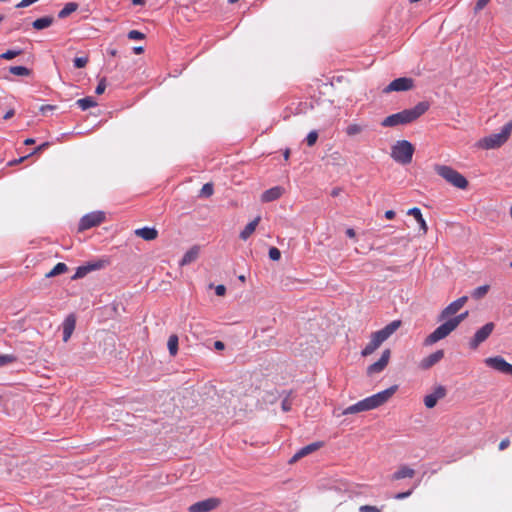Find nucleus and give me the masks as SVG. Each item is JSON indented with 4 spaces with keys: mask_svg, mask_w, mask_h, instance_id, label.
<instances>
[{
    "mask_svg": "<svg viewBox=\"0 0 512 512\" xmlns=\"http://www.w3.org/2000/svg\"><path fill=\"white\" fill-rule=\"evenodd\" d=\"M503 133L509 138L511 132H512V120L509 121L507 124H505L502 129Z\"/></svg>",
    "mask_w": 512,
    "mask_h": 512,
    "instance_id": "44",
    "label": "nucleus"
},
{
    "mask_svg": "<svg viewBox=\"0 0 512 512\" xmlns=\"http://www.w3.org/2000/svg\"><path fill=\"white\" fill-rule=\"evenodd\" d=\"M48 146H49V143H48V142H45V143L41 144L40 146H38V147L35 149V151L33 152V154H34V153H37V152L42 151L43 149H45V148H46V147H48Z\"/></svg>",
    "mask_w": 512,
    "mask_h": 512,
    "instance_id": "51",
    "label": "nucleus"
},
{
    "mask_svg": "<svg viewBox=\"0 0 512 512\" xmlns=\"http://www.w3.org/2000/svg\"><path fill=\"white\" fill-rule=\"evenodd\" d=\"M78 8V5L74 2L67 3L63 9L59 12L58 16L59 18H65L69 16L71 13L76 11Z\"/></svg>",
    "mask_w": 512,
    "mask_h": 512,
    "instance_id": "30",
    "label": "nucleus"
},
{
    "mask_svg": "<svg viewBox=\"0 0 512 512\" xmlns=\"http://www.w3.org/2000/svg\"><path fill=\"white\" fill-rule=\"evenodd\" d=\"M128 38L131 40H140L144 38V34L138 30H131L128 33Z\"/></svg>",
    "mask_w": 512,
    "mask_h": 512,
    "instance_id": "40",
    "label": "nucleus"
},
{
    "mask_svg": "<svg viewBox=\"0 0 512 512\" xmlns=\"http://www.w3.org/2000/svg\"><path fill=\"white\" fill-rule=\"evenodd\" d=\"M490 0H478L475 5V11L478 12L486 7Z\"/></svg>",
    "mask_w": 512,
    "mask_h": 512,
    "instance_id": "43",
    "label": "nucleus"
},
{
    "mask_svg": "<svg viewBox=\"0 0 512 512\" xmlns=\"http://www.w3.org/2000/svg\"><path fill=\"white\" fill-rule=\"evenodd\" d=\"M510 266L512 267V262L510 263Z\"/></svg>",
    "mask_w": 512,
    "mask_h": 512,
    "instance_id": "63",
    "label": "nucleus"
},
{
    "mask_svg": "<svg viewBox=\"0 0 512 512\" xmlns=\"http://www.w3.org/2000/svg\"><path fill=\"white\" fill-rule=\"evenodd\" d=\"M397 389L398 386L393 385L381 392H378L372 396L360 400L357 403L345 408L341 412V415L356 414L375 409L384 404L385 402H387L395 394Z\"/></svg>",
    "mask_w": 512,
    "mask_h": 512,
    "instance_id": "1",
    "label": "nucleus"
},
{
    "mask_svg": "<svg viewBox=\"0 0 512 512\" xmlns=\"http://www.w3.org/2000/svg\"><path fill=\"white\" fill-rule=\"evenodd\" d=\"M291 405H292L291 400L288 397H286L285 399H283V401L281 403L282 410L285 412L289 411L291 409Z\"/></svg>",
    "mask_w": 512,
    "mask_h": 512,
    "instance_id": "45",
    "label": "nucleus"
},
{
    "mask_svg": "<svg viewBox=\"0 0 512 512\" xmlns=\"http://www.w3.org/2000/svg\"><path fill=\"white\" fill-rule=\"evenodd\" d=\"M220 505V500L215 497L196 502L189 506V512H210Z\"/></svg>",
    "mask_w": 512,
    "mask_h": 512,
    "instance_id": "13",
    "label": "nucleus"
},
{
    "mask_svg": "<svg viewBox=\"0 0 512 512\" xmlns=\"http://www.w3.org/2000/svg\"><path fill=\"white\" fill-rule=\"evenodd\" d=\"M52 23H53V18L50 16H46V17L36 19L32 23V26L36 30H42V29H45V28H48L49 26H51Z\"/></svg>",
    "mask_w": 512,
    "mask_h": 512,
    "instance_id": "26",
    "label": "nucleus"
},
{
    "mask_svg": "<svg viewBox=\"0 0 512 512\" xmlns=\"http://www.w3.org/2000/svg\"><path fill=\"white\" fill-rule=\"evenodd\" d=\"M413 86H414V81L412 78L400 77V78H397V79L393 80L392 82H390V84L387 85L383 89V93L388 94L391 92L408 91V90L412 89Z\"/></svg>",
    "mask_w": 512,
    "mask_h": 512,
    "instance_id": "11",
    "label": "nucleus"
},
{
    "mask_svg": "<svg viewBox=\"0 0 512 512\" xmlns=\"http://www.w3.org/2000/svg\"><path fill=\"white\" fill-rule=\"evenodd\" d=\"M510 444V441L508 439H503L499 444V449L504 450L506 449Z\"/></svg>",
    "mask_w": 512,
    "mask_h": 512,
    "instance_id": "50",
    "label": "nucleus"
},
{
    "mask_svg": "<svg viewBox=\"0 0 512 512\" xmlns=\"http://www.w3.org/2000/svg\"><path fill=\"white\" fill-rule=\"evenodd\" d=\"M105 89H106V80L101 79L95 89V93L100 95V94L104 93Z\"/></svg>",
    "mask_w": 512,
    "mask_h": 512,
    "instance_id": "41",
    "label": "nucleus"
},
{
    "mask_svg": "<svg viewBox=\"0 0 512 512\" xmlns=\"http://www.w3.org/2000/svg\"><path fill=\"white\" fill-rule=\"evenodd\" d=\"M447 394V390L444 386L438 385L433 391L424 397V405L431 409L434 408L440 399H443Z\"/></svg>",
    "mask_w": 512,
    "mask_h": 512,
    "instance_id": "14",
    "label": "nucleus"
},
{
    "mask_svg": "<svg viewBox=\"0 0 512 512\" xmlns=\"http://www.w3.org/2000/svg\"><path fill=\"white\" fill-rule=\"evenodd\" d=\"M322 446L321 442H314L307 446L302 447L300 450H298L294 456L291 458L290 462H296L300 458L309 455L310 453L318 450Z\"/></svg>",
    "mask_w": 512,
    "mask_h": 512,
    "instance_id": "18",
    "label": "nucleus"
},
{
    "mask_svg": "<svg viewBox=\"0 0 512 512\" xmlns=\"http://www.w3.org/2000/svg\"><path fill=\"white\" fill-rule=\"evenodd\" d=\"M238 1H239V0H228V2H229L230 4H234V3L238 2Z\"/></svg>",
    "mask_w": 512,
    "mask_h": 512,
    "instance_id": "60",
    "label": "nucleus"
},
{
    "mask_svg": "<svg viewBox=\"0 0 512 512\" xmlns=\"http://www.w3.org/2000/svg\"><path fill=\"white\" fill-rule=\"evenodd\" d=\"M15 360L16 358L13 355H0V367L13 363Z\"/></svg>",
    "mask_w": 512,
    "mask_h": 512,
    "instance_id": "36",
    "label": "nucleus"
},
{
    "mask_svg": "<svg viewBox=\"0 0 512 512\" xmlns=\"http://www.w3.org/2000/svg\"><path fill=\"white\" fill-rule=\"evenodd\" d=\"M428 109V102H419L413 108L405 109L398 113L387 116L385 119H383L381 125L383 127H395L398 125L409 124L422 116Z\"/></svg>",
    "mask_w": 512,
    "mask_h": 512,
    "instance_id": "2",
    "label": "nucleus"
},
{
    "mask_svg": "<svg viewBox=\"0 0 512 512\" xmlns=\"http://www.w3.org/2000/svg\"><path fill=\"white\" fill-rule=\"evenodd\" d=\"M105 220V214L102 211H94L84 215L79 222V231H84L100 225Z\"/></svg>",
    "mask_w": 512,
    "mask_h": 512,
    "instance_id": "8",
    "label": "nucleus"
},
{
    "mask_svg": "<svg viewBox=\"0 0 512 512\" xmlns=\"http://www.w3.org/2000/svg\"><path fill=\"white\" fill-rule=\"evenodd\" d=\"M261 220L260 216H257L253 221L249 222L245 228L240 233V238L242 240H247L256 230L259 222Z\"/></svg>",
    "mask_w": 512,
    "mask_h": 512,
    "instance_id": "23",
    "label": "nucleus"
},
{
    "mask_svg": "<svg viewBox=\"0 0 512 512\" xmlns=\"http://www.w3.org/2000/svg\"><path fill=\"white\" fill-rule=\"evenodd\" d=\"M10 73L16 76H29L30 70L24 66H12L9 69Z\"/></svg>",
    "mask_w": 512,
    "mask_h": 512,
    "instance_id": "31",
    "label": "nucleus"
},
{
    "mask_svg": "<svg viewBox=\"0 0 512 512\" xmlns=\"http://www.w3.org/2000/svg\"><path fill=\"white\" fill-rule=\"evenodd\" d=\"M73 63L76 68H83L88 63V57H86V56L76 57L73 60Z\"/></svg>",
    "mask_w": 512,
    "mask_h": 512,
    "instance_id": "37",
    "label": "nucleus"
},
{
    "mask_svg": "<svg viewBox=\"0 0 512 512\" xmlns=\"http://www.w3.org/2000/svg\"><path fill=\"white\" fill-rule=\"evenodd\" d=\"M3 19H4V17L2 15H0V22H2Z\"/></svg>",
    "mask_w": 512,
    "mask_h": 512,
    "instance_id": "62",
    "label": "nucleus"
},
{
    "mask_svg": "<svg viewBox=\"0 0 512 512\" xmlns=\"http://www.w3.org/2000/svg\"><path fill=\"white\" fill-rule=\"evenodd\" d=\"M510 216L512 218V205H511V208H510Z\"/></svg>",
    "mask_w": 512,
    "mask_h": 512,
    "instance_id": "61",
    "label": "nucleus"
},
{
    "mask_svg": "<svg viewBox=\"0 0 512 512\" xmlns=\"http://www.w3.org/2000/svg\"><path fill=\"white\" fill-rule=\"evenodd\" d=\"M38 0H22L20 3L16 5L17 8H25L30 6L31 4L37 2Z\"/></svg>",
    "mask_w": 512,
    "mask_h": 512,
    "instance_id": "46",
    "label": "nucleus"
},
{
    "mask_svg": "<svg viewBox=\"0 0 512 512\" xmlns=\"http://www.w3.org/2000/svg\"><path fill=\"white\" fill-rule=\"evenodd\" d=\"M346 235H347L348 237H350V238H354L356 234H355L354 229H352V228H348V229L346 230Z\"/></svg>",
    "mask_w": 512,
    "mask_h": 512,
    "instance_id": "54",
    "label": "nucleus"
},
{
    "mask_svg": "<svg viewBox=\"0 0 512 512\" xmlns=\"http://www.w3.org/2000/svg\"><path fill=\"white\" fill-rule=\"evenodd\" d=\"M35 143V140L33 138H27L25 141H24V144L25 145H32Z\"/></svg>",
    "mask_w": 512,
    "mask_h": 512,
    "instance_id": "56",
    "label": "nucleus"
},
{
    "mask_svg": "<svg viewBox=\"0 0 512 512\" xmlns=\"http://www.w3.org/2000/svg\"><path fill=\"white\" fill-rule=\"evenodd\" d=\"M468 311H465L461 314L455 315L454 317L448 319L440 326H438L431 334H429L425 341V345H432L444 338H446L451 332H453L462 321H464L468 316Z\"/></svg>",
    "mask_w": 512,
    "mask_h": 512,
    "instance_id": "4",
    "label": "nucleus"
},
{
    "mask_svg": "<svg viewBox=\"0 0 512 512\" xmlns=\"http://www.w3.org/2000/svg\"><path fill=\"white\" fill-rule=\"evenodd\" d=\"M488 290H489L488 285L479 286L472 292V297L475 299H480L486 295Z\"/></svg>",
    "mask_w": 512,
    "mask_h": 512,
    "instance_id": "33",
    "label": "nucleus"
},
{
    "mask_svg": "<svg viewBox=\"0 0 512 512\" xmlns=\"http://www.w3.org/2000/svg\"><path fill=\"white\" fill-rule=\"evenodd\" d=\"M444 357V351L443 350H437L434 353L430 354L429 356L423 358L419 364L421 369H429L435 364H437L442 358Z\"/></svg>",
    "mask_w": 512,
    "mask_h": 512,
    "instance_id": "16",
    "label": "nucleus"
},
{
    "mask_svg": "<svg viewBox=\"0 0 512 512\" xmlns=\"http://www.w3.org/2000/svg\"><path fill=\"white\" fill-rule=\"evenodd\" d=\"M282 194H283V188L276 186V187L266 190L262 194L261 200L263 202H271V201H274V200L280 198Z\"/></svg>",
    "mask_w": 512,
    "mask_h": 512,
    "instance_id": "20",
    "label": "nucleus"
},
{
    "mask_svg": "<svg viewBox=\"0 0 512 512\" xmlns=\"http://www.w3.org/2000/svg\"><path fill=\"white\" fill-rule=\"evenodd\" d=\"M415 474V471L408 466L400 467L392 476L394 480H400L403 478H411Z\"/></svg>",
    "mask_w": 512,
    "mask_h": 512,
    "instance_id": "25",
    "label": "nucleus"
},
{
    "mask_svg": "<svg viewBox=\"0 0 512 512\" xmlns=\"http://www.w3.org/2000/svg\"><path fill=\"white\" fill-rule=\"evenodd\" d=\"M76 104L82 110H87V109L97 105L96 101L92 97H85V98L78 99L76 101Z\"/></svg>",
    "mask_w": 512,
    "mask_h": 512,
    "instance_id": "27",
    "label": "nucleus"
},
{
    "mask_svg": "<svg viewBox=\"0 0 512 512\" xmlns=\"http://www.w3.org/2000/svg\"><path fill=\"white\" fill-rule=\"evenodd\" d=\"M390 356H391L390 349H385L382 352L380 359L378 361H376L375 363L371 364L370 366H368L367 374L373 375V374L380 373L381 371H383L389 362Z\"/></svg>",
    "mask_w": 512,
    "mask_h": 512,
    "instance_id": "15",
    "label": "nucleus"
},
{
    "mask_svg": "<svg viewBox=\"0 0 512 512\" xmlns=\"http://www.w3.org/2000/svg\"><path fill=\"white\" fill-rule=\"evenodd\" d=\"M494 323L489 322L486 323L484 326H482L480 329H478L473 338L469 341V346L471 349H476L481 343L486 341L488 337L491 335V333L494 330Z\"/></svg>",
    "mask_w": 512,
    "mask_h": 512,
    "instance_id": "12",
    "label": "nucleus"
},
{
    "mask_svg": "<svg viewBox=\"0 0 512 512\" xmlns=\"http://www.w3.org/2000/svg\"><path fill=\"white\" fill-rule=\"evenodd\" d=\"M215 293L218 296H224L226 293V287L224 285H217L215 287Z\"/></svg>",
    "mask_w": 512,
    "mask_h": 512,
    "instance_id": "48",
    "label": "nucleus"
},
{
    "mask_svg": "<svg viewBox=\"0 0 512 512\" xmlns=\"http://www.w3.org/2000/svg\"><path fill=\"white\" fill-rule=\"evenodd\" d=\"M135 234L138 237H141L142 239L146 241H151L156 239L158 232L155 228L151 227H143L135 230Z\"/></svg>",
    "mask_w": 512,
    "mask_h": 512,
    "instance_id": "22",
    "label": "nucleus"
},
{
    "mask_svg": "<svg viewBox=\"0 0 512 512\" xmlns=\"http://www.w3.org/2000/svg\"><path fill=\"white\" fill-rule=\"evenodd\" d=\"M213 194V185L211 183H206L203 185L200 196L201 197H209Z\"/></svg>",
    "mask_w": 512,
    "mask_h": 512,
    "instance_id": "35",
    "label": "nucleus"
},
{
    "mask_svg": "<svg viewBox=\"0 0 512 512\" xmlns=\"http://www.w3.org/2000/svg\"><path fill=\"white\" fill-rule=\"evenodd\" d=\"M360 512H381L377 507L370 505H363L359 508Z\"/></svg>",
    "mask_w": 512,
    "mask_h": 512,
    "instance_id": "42",
    "label": "nucleus"
},
{
    "mask_svg": "<svg viewBox=\"0 0 512 512\" xmlns=\"http://www.w3.org/2000/svg\"><path fill=\"white\" fill-rule=\"evenodd\" d=\"M412 491L413 490H409V491H406V492H400V493L395 495V499H398V500L405 499V498L409 497L412 494Z\"/></svg>",
    "mask_w": 512,
    "mask_h": 512,
    "instance_id": "49",
    "label": "nucleus"
},
{
    "mask_svg": "<svg viewBox=\"0 0 512 512\" xmlns=\"http://www.w3.org/2000/svg\"><path fill=\"white\" fill-rule=\"evenodd\" d=\"M75 326H76L75 316L73 314L68 315L62 324L63 341L64 342H67L70 339V337L75 329Z\"/></svg>",
    "mask_w": 512,
    "mask_h": 512,
    "instance_id": "17",
    "label": "nucleus"
},
{
    "mask_svg": "<svg viewBox=\"0 0 512 512\" xmlns=\"http://www.w3.org/2000/svg\"><path fill=\"white\" fill-rule=\"evenodd\" d=\"M414 150V146L409 141L398 140L391 147V157L395 162L407 165L412 161Z\"/></svg>",
    "mask_w": 512,
    "mask_h": 512,
    "instance_id": "5",
    "label": "nucleus"
},
{
    "mask_svg": "<svg viewBox=\"0 0 512 512\" xmlns=\"http://www.w3.org/2000/svg\"><path fill=\"white\" fill-rule=\"evenodd\" d=\"M214 347H215V349H217V350H223V349H224V347H225V345H224V343H223L222 341H216V342L214 343Z\"/></svg>",
    "mask_w": 512,
    "mask_h": 512,
    "instance_id": "52",
    "label": "nucleus"
},
{
    "mask_svg": "<svg viewBox=\"0 0 512 512\" xmlns=\"http://www.w3.org/2000/svg\"><path fill=\"white\" fill-rule=\"evenodd\" d=\"M400 320H394L387 324L384 328L375 331L370 336L369 343L361 351L363 357H367L374 353L383 342H385L390 336H392L401 326Z\"/></svg>",
    "mask_w": 512,
    "mask_h": 512,
    "instance_id": "3",
    "label": "nucleus"
},
{
    "mask_svg": "<svg viewBox=\"0 0 512 512\" xmlns=\"http://www.w3.org/2000/svg\"><path fill=\"white\" fill-rule=\"evenodd\" d=\"M67 265L65 263L59 262L57 263L52 270H50L47 274V278H51L60 274H63L67 271Z\"/></svg>",
    "mask_w": 512,
    "mask_h": 512,
    "instance_id": "28",
    "label": "nucleus"
},
{
    "mask_svg": "<svg viewBox=\"0 0 512 512\" xmlns=\"http://www.w3.org/2000/svg\"><path fill=\"white\" fill-rule=\"evenodd\" d=\"M467 300V296H462L456 299L455 301L451 302L447 307H445L441 311L438 320L447 321L448 319L454 317L460 311V309L466 304Z\"/></svg>",
    "mask_w": 512,
    "mask_h": 512,
    "instance_id": "10",
    "label": "nucleus"
},
{
    "mask_svg": "<svg viewBox=\"0 0 512 512\" xmlns=\"http://www.w3.org/2000/svg\"><path fill=\"white\" fill-rule=\"evenodd\" d=\"M318 139V133L316 131H311L308 133L306 137V143L308 146H313Z\"/></svg>",
    "mask_w": 512,
    "mask_h": 512,
    "instance_id": "38",
    "label": "nucleus"
},
{
    "mask_svg": "<svg viewBox=\"0 0 512 512\" xmlns=\"http://www.w3.org/2000/svg\"><path fill=\"white\" fill-rule=\"evenodd\" d=\"M435 172L445 179L448 183L458 189H466L468 186L467 179L458 171L447 165H435Z\"/></svg>",
    "mask_w": 512,
    "mask_h": 512,
    "instance_id": "6",
    "label": "nucleus"
},
{
    "mask_svg": "<svg viewBox=\"0 0 512 512\" xmlns=\"http://www.w3.org/2000/svg\"><path fill=\"white\" fill-rule=\"evenodd\" d=\"M168 350L170 355L175 356L178 351V337L177 335L173 334L168 338L167 342Z\"/></svg>",
    "mask_w": 512,
    "mask_h": 512,
    "instance_id": "29",
    "label": "nucleus"
},
{
    "mask_svg": "<svg viewBox=\"0 0 512 512\" xmlns=\"http://www.w3.org/2000/svg\"><path fill=\"white\" fill-rule=\"evenodd\" d=\"M21 52H22L21 50H7L6 52H4L0 55V58L4 59V60H11V59L17 57L18 55H20Z\"/></svg>",
    "mask_w": 512,
    "mask_h": 512,
    "instance_id": "34",
    "label": "nucleus"
},
{
    "mask_svg": "<svg viewBox=\"0 0 512 512\" xmlns=\"http://www.w3.org/2000/svg\"><path fill=\"white\" fill-rule=\"evenodd\" d=\"M487 367L505 374L512 376V364L508 363L502 356L488 357L484 360Z\"/></svg>",
    "mask_w": 512,
    "mask_h": 512,
    "instance_id": "7",
    "label": "nucleus"
},
{
    "mask_svg": "<svg viewBox=\"0 0 512 512\" xmlns=\"http://www.w3.org/2000/svg\"><path fill=\"white\" fill-rule=\"evenodd\" d=\"M385 217L387 219H393L395 217V212L393 210H388L385 212Z\"/></svg>",
    "mask_w": 512,
    "mask_h": 512,
    "instance_id": "53",
    "label": "nucleus"
},
{
    "mask_svg": "<svg viewBox=\"0 0 512 512\" xmlns=\"http://www.w3.org/2000/svg\"><path fill=\"white\" fill-rule=\"evenodd\" d=\"M14 115V111L13 110H9L5 115H4V119H9L11 118L12 116Z\"/></svg>",
    "mask_w": 512,
    "mask_h": 512,
    "instance_id": "55",
    "label": "nucleus"
},
{
    "mask_svg": "<svg viewBox=\"0 0 512 512\" xmlns=\"http://www.w3.org/2000/svg\"><path fill=\"white\" fill-rule=\"evenodd\" d=\"M132 3L134 5H143L144 4V0H132Z\"/></svg>",
    "mask_w": 512,
    "mask_h": 512,
    "instance_id": "57",
    "label": "nucleus"
},
{
    "mask_svg": "<svg viewBox=\"0 0 512 512\" xmlns=\"http://www.w3.org/2000/svg\"><path fill=\"white\" fill-rule=\"evenodd\" d=\"M363 131V127L356 123H351L346 128V133L349 136H355L360 134Z\"/></svg>",
    "mask_w": 512,
    "mask_h": 512,
    "instance_id": "32",
    "label": "nucleus"
},
{
    "mask_svg": "<svg viewBox=\"0 0 512 512\" xmlns=\"http://www.w3.org/2000/svg\"><path fill=\"white\" fill-rule=\"evenodd\" d=\"M198 255H199V249L197 247H192L184 254V256L182 257V259L180 261V265L185 266V265H188V264L194 262L197 259Z\"/></svg>",
    "mask_w": 512,
    "mask_h": 512,
    "instance_id": "24",
    "label": "nucleus"
},
{
    "mask_svg": "<svg viewBox=\"0 0 512 512\" xmlns=\"http://www.w3.org/2000/svg\"><path fill=\"white\" fill-rule=\"evenodd\" d=\"M101 267H102V263L101 262L88 263L87 265L79 266L76 269V272H75V274H74V276L72 278L73 279L83 278L89 272L98 270Z\"/></svg>",
    "mask_w": 512,
    "mask_h": 512,
    "instance_id": "19",
    "label": "nucleus"
},
{
    "mask_svg": "<svg viewBox=\"0 0 512 512\" xmlns=\"http://www.w3.org/2000/svg\"><path fill=\"white\" fill-rule=\"evenodd\" d=\"M134 52H135L136 54H140V53H142V52H143V47H135V48H134Z\"/></svg>",
    "mask_w": 512,
    "mask_h": 512,
    "instance_id": "58",
    "label": "nucleus"
},
{
    "mask_svg": "<svg viewBox=\"0 0 512 512\" xmlns=\"http://www.w3.org/2000/svg\"><path fill=\"white\" fill-rule=\"evenodd\" d=\"M281 257V252L278 248L276 247H271L269 249V258L273 261H277L279 260Z\"/></svg>",
    "mask_w": 512,
    "mask_h": 512,
    "instance_id": "39",
    "label": "nucleus"
},
{
    "mask_svg": "<svg viewBox=\"0 0 512 512\" xmlns=\"http://www.w3.org/2000/svg\"><path fill=\"white\" fill-rule=\"evenodd\" d=\"M407 214L411 215L415 218V220L418 222V224L420 226V230L422 231V233L426 234L428 227H427L426 221L424 220V218L422 216L421 210L417 207H413L408 210Z\"/></svg>",
    "mask_w": 512,
    "mask_h": 512,
    "instance_id": "21",
    "label": "nucleus"
},
{
    "mask_svg": "<svg viewBox=\"0 0 512 512\" xmlns=\"http://www.w3.org/2000/svg\"><path fill=\"white\" fill-rule=\"evenodd\" d=\"M55 109V106H52V105H42L40 107V112L43 114V115H47L48 112H51Z\"/></svg>",
    "mask_w": 512,
    "mask_h": 512,
    "instance_id": "47",
    "label": "nucleus"
},
{
    "mask_svg": "<svg viewBox=\"0 0 512 512\" xmlns=\"http://www.w3.org/2000/svg\"><path fill=\"white\" fill-rule=\"evenodd\" d=\"M508 137L501 130L499 133L491 134L481 139L477 146L482 149H495L507 141Z\"/></svg>",
    "mask_w": 512,
    "mask_h": 512,
    "instance_id": "9",
    "label": "nucleus"
},
{
    "mask_svg": "<svg viewBox=\"0 0 512 512\" xmlns=\"http://www.w3.org/2000/svg\"><path fill=\"white\" fill-rule=\"evenodd\" d=\"M290 151L287 149L284 153V158L287 160L289 158Z\"/></svg>",
    "mask_w": 512,
    "mask_h": 512,
    "instance_id": "59",
    "label": "nucleus"
}]
</instances>
